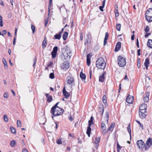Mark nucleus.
Returning <instances> with one entry per match:
<instances>
[{"mask_svg":"<svg viewBox=\"0 0 152 152\" xmlns=\"http://www.w3.org/2000/svg\"><path fill=\"white\" fill-rule=\"evenodd\" d=\"M87 38L86 39L87 43H88V42H91V36L90 33H88L87 35Z\"/></svg>","mask_w":152,"mask_h":152,"instance_id":"obj_26","label":"nucleus"},{"mask_svg":"<svg viewBox=\"0 0 152 152\" xmlns=\"http://www.w3.org/2000/svg\"><path fill=\"white\" fill-rule=\"evenodd\" d=\"M151 34V33H146V34L145 35V37L146 38V37H148Z\"/></svg>","mask_w":152,"mask_h":152,"instance_id":"obj_56","label":"nucleus"},{"mask_svg":"<svg viewBox=\"0 0 152 152\" xmlns=\"http://www.w3.org/2000/svg\"><path fill=\"white\" fill-rule=\"evenodd\" d=\"M118 64L121 67L124 66L126 64V58L123 57L121 56L118 57Z\"/></svg>","mask_w":152,"mask_h":152,"instance_id":"obj_5","label":"nucleus"},{"mask_svg":"<svg viewBox=\"0 0 152 152\" xmlns=\"http://www.w3.org/2000/svg\"><path fill=\"white\" fill-rule=\"evenodd\" d=\"M96 66L98 69H104L106 65V63L102 57L99 58L96 61Z\"/></svg>","mask_w":152,"mask_h":152,"instance_id":"obj_2","label":"nucleus"},{"mask_svg":"<svg viewBox=\"0 0 152 152\" xmlns=\"http://www.w3.org/2000/svg\"><path fill=\"white\" fill-rule=\"evenodd\" d=\"M4 97L5 98L7 99L8 97V93L7 92L5 93L3 95Z\"/></svg>","mask_w":152,"mask_h":152,"instance_id":"obj_51","label":"nucleus"},{"mask_svg":"<svg viewBox=\"0 0 152 152\" xmlns=\"http://www.w3.org/2000/svg\"><path fill=\"white\" fill-rule=\"evenodd\" d=\"M58 50V47L57 46H55L53 48V49L51 53L53 58H55L56 57Z\"/></svg>","mask_w":152,"mask_h":152,"instance_id":"obj_10","label":"nucleus"},{"mask_svg":"<svg viewBox=\"0 0 152 152\" xmlns=\"http://www.w3.org/2000/svg\"><path fill=\"white\" fill-rule=\"evenodd\" d=\"M145 31L146 33H147L149 31V28L148 26H147L145 29Z\"/></svg>","mask_w":152,"mask_h":152,"instance_id":"obj_49","label":"nucleus"},{"mask_svg":"<svg viewBox=\"0 0 152 152\" xmlns=\"http://www.w3.org/2000/svg\"><path fill=\"white\" fill-rule=\"evenodd\" d=\"M10 130L12 133L15 134L16 130L15 128L12 127H10Z\"/></svg>","mask_w":152,"mask_h":152,"instance_id":"obj_41","label":"nucleus"},{"mask_svg":"<svg viewBox=\"0 0 152 152\" xmlns=\"http://www.w3.org/2000/svg\"><path fill=\"white\" fill-rule=\"evenodd\" d=\"M136 44H137V47L138 48H139V42H138V39H137Z\"/></svg>","mask_w":152,"mask_h":152,"instance_id":"obj_60","label":"nucleus"},{"mask_svg":"<svg viewBox=\"0 0 152 152\" xmlns=\"http://www.w3.org/2000/svg\"><path fill=\"white\" fill-rule=\"evenodd\" d=\"M7 32L5 30H4L2 31V33L3 34H6Z\"/></svg>","mask_w":152,"mask_h":152,"instance_id":"obj_63","label":"nucleus"},{"mask_svg":"<svg viewBox=\"0 0 152 152\" xmlns=\"http://www.w3.org/2000/svg\"><path fill=\"white\" fill-rule=\"evenodd\" d=\"M35 27L34 26L31 24V28L32 31V32L33 33H34L35 32Z\"/></svg>","mask_w":152,"mask_h":152,"instance_id":"obj_46","label":"nucleus"},{"mask_svg":"<svg viewBox=\"0 0 152 152\" xmlns=\"http://www.w3.org/2000/svg\"><path fill=\"white\" fill-rule=\"evenodd\" d=\"M105 0H104V1H102V7H104L105 5Z\"/></svg>","mask_w":152,"mask_h":152,"instance_id":"obj_57","label":"nucleus"},{"mask_svg":"<svg viewBox=\"0 0 152 152\" xmlns=\"http://www.w3.org/2000/svg\"><path fill=\"white\" fill-rule=\"evenodd\" d=\"M91 131V129L90 127V126H88L87 128V129L86 131V134H87L88 137H90V133Z\"/></svg>","mask_w":152,"mask_h":152,"instance_id":"obj_29","label":"nucleus"},{"mask_svg":"<svg viewBox=\"0 0 152 152\" xmlns=\"http://www.w3.org/2000/svg\"><path fill=\"white\" fill-rule=\"evenodd\" d=\"M2 61L3 63V64L4 66V68L5 69H7L8 67L7 65V61L5 59L3 58L2 59Z\"/></svg>","mask_w":152,"mask_h":152,"instance_id":"obj_28","label":"nucleus"},{"mask_svg":"<svg viewBox=\"0 0 152 152\" xmlns=\"http://www.w3.org/2000/svg\"><path fill=\"white\" fill-rule=\"evenodd\" d=\"M63 94L66 98L68 99L69 96V94L67 92L64 93Z\"/></svg>","mask_w":152,"mask_h":152,"instance_id":"obj_38","label":"nucleus"},{"mask_svg":"<svg viewBox=\"0 0 152 152\" xmlns=\"http://www.w3.org/2000/svg\"><path fill=\"white\" fill-rule=\"evenodd\" d=\"M100 137H96L95 138V140L94 141L95 147L96 149H97L99 145V143L100 142Z\"/></svg>","mask_w":152,"mask_h":152,"instance_id":"obj_14","label":"nucleus"},{"mask_svg":"<svg viewBox=\"0 0 152 152\" xmlns=\"http://www.w3.org/2000/svg\"><path fill=\"white\" fill-rule=\"evenodd\" d=\"M48 20H45V26H46V25H47V24H48Z\"/></svg>","mask_w":152,"mask_h":152,"instance_id":"obj_59","label":"nucleus"},{"mask_svg":"<svg viewBox=\"0 0 152 152\" xmlns=\"http://www.w3.org/2000/svg\"><path fill=\"white\" fill-rule=\"evenodd\" d=\"M57 143L58 144H62L61 140L59 139L57 141Z\"/></svg>","mask_w":152,"mask_h":152,"instance_id":"obj_52","label":"nucleus"},{"mask_svg":"<svg viewBox=\"0 0 152 152\" xmlns=\"http://www.w3.org/2000/svg\"><path fill=\"white\" fill-rule=\"evenodd\" d=\"M143 99L145 102H147L149 100V97H148L145 96Z\"/></svg>","mask_w":152,"mask_h":152,"instance_id":"obj_45","label":"nucleus"},{"mask_svg":"<svg viewBox=\"0 0 152 152\" xmlns=\"http://www.w3.org/2000/svg\"><path fill=\"white\" fill-rule=\"evenodd\" d=\"M3 26L2 17L0 15V26L2 27Z\"/></svg>","mask_w":152,"mask_h":152,"instance_id":"obj_42","label":"nucleus"},{"mask_svg":"<svg viewBox=\"0 0 152 152\" xmlns=\"http://www.w3.org/2000/svg\"><path fill=\"white\" fill-rule=\"evenodd\" d=\"M145 150L147 151L149 148L152 145V138L149 137L146 142Z\"/></svg>","mask_w":152,"mask_h":152,"instance_id":"obj_8","label":"nucleus"},{"mask_svg":"<svg viewBox=\"0 0 152 152\" xmlns=\"http://www.w3.org/2000/svg\"><path fill=\"white\" fill-rule=\"evenodd\" d=\"M65 53L64 55L65 57V59L66 60H69L70 59L71 56V52L69 48L67 46H66L65 47Z\"/></svg>","mask_w":152,"mask_h":152,"instance_id":"obj_4","label":"nucleus"},{"mask_svg":"<svg viewBox=\"0 0 152 152\" xmlns=\"http://www.w3.org/2000/svg\"><path fill=\"white\" fill-rule=\"evenodd\" d=\"M98 108L99 109V112L101 115H103L104 110V107L103 105L102 104H100L99 105Z\"/></svg>","mask_w":152,"mask_h":152,"instance_id":"obj_13","label":"nucleus"},{"mask_svg":"<svg viewBox=\"0 0 152 152\" xmlns=\"http://www.w3.org/2000/svg\"><path fill=\"white\" fill-rule=\"evenodd\" d=\"M16 142L15 140H12L10 142V145L12 147H14L15 146Z\"/></svg>","mask_w":152,"mask_h":152,"instance_id":"obj_36","label":"nucleus"},{"mask_svg":"<svg viewBox=\"0 0 152 152\" xmlns=\"http://www.w3.org/2000/svg\"><path fill=\"white\" fill-rule=\"evenodd\" d=\"M23 152H28V151L26 149L24 148L23 150Z\"/></svg>","mask_w":152,"mask_h":152,"instance_id":"obj_64","label":"nucleus"},{"mask_svg":"<svg viewBox=\"0 0 152 152\" xmlns=\"http://www.w3.org/2000/svg\"><path fill=\"white\" fill-rule=\"evenodd\" d=\"M68 33L66 31H65L64 32V34L63 35V38L64 40H65L68 36Z\"/></svg>","mask_w":152,"mask_h":152,"instance_id":"obj_30","label":"nucleus"},{"mask_svg":"<svg viewBox=\"0 0 152 152\" xmlns=\"http://www.w3.org/2000/svg\"><path fill=\"white\" fill-rule=\"evenodd\" d=\"M3 119L4 121L7 122L8 121V117L7 115H4L3 116Z\"/></svg>","mask_w":152,"mask_h":152,"instance_id":"obj_39","label":"nucleus"},{"mask_svg":"<svg viewBox=\"0 0 152 152\" xmlns=\"http://www.w3.org/2000/svg\"><path fill=\"white\" fill-rule=\"evenodd\" d=\"M136 122H137L138 124L140 125V127H141L142 128V129H143V125L141 124L140 121H138L137 120H136Z\"/></svg>","mask_w":152,"mask_h":152,"instance_id":"obj_50","label":"nucleus"},{"mask_svg":"<svg viewBox=\"0 0 152 152\" xmlns=\"http://www.w3.org/2000/svg\"><path fill=\"white\" fill-rule=\"evenodd\" d=\"M118 5H116V7L115 8V10L114 11L115 13V17H118L119 16V12L118 10Z\"/></svg>","mask_w":152,"mask_h":152,"instance_id":"obj_31","label":"nucleus"},{"mask_svg":"<svg viewBox=\"0 0 152 152\" xmlns=\"http://www.w3.org/2000/svg\"><path fill=\"white\" fill-rule=\"evenodd\" d=\"M34 64L33 65V66H34L35 65V64H36V62H37V58L36 57H35L34 59Z\"/></svg>","mask_w":152,"mask_h":152,"instance_id":"obj_54","label":"nucleus"},{"mask_svg":"<svg viewBox=\"0 0 152 152\" xmlns=\"http://www.w3.org/2000/svg\"><path fill=\"white\" fill-rule=\"evenodd\" d=\"M64 110L59 107L55 108L53 107L51 109L50 113L54 116H59L64 112Z\"/></svg>","mask_w":152,"mask_h":152,"instance_id":"obj_1","label":"nucleus"},{"mask_svg":"<svg viewBox=\"0 0 152 152\" xmlns=\"http://www.w3.org/2000/svg\"><path fill=\"white\" fill-rule=\"evenodd\" d=\"M149 64V59L148 58L145 59V62L144 63V65L145 66L146 69H148V68Z\"/></svg>","mask_w":152,"mask_h":152,"instance_id":"obj_19","label":"nucleus"},{"mask_svg":"<svg viewBox=\"0 0 152 152\" xmlns=\"http://www.w3.org/2000/svg\"><path fill=\"white\" fill-rule=\"evenodd\" d=\"M109 34L108 32H106L105 34V38L104 39V45H105L107 43V40Z\"/></svg>","mask_w":152,"mask_h":152,"instance_id":"obj_21","label":"nucleus"},{"mask_svg":"<svg viewBox=\"0 0 152 152\" xmlns=\"http://www.w3.org/2000/svg\"><path fill=\"white\" fill-rule=\"evenodd\" d=\"M137 145L139 149L143 150L144 148L145 150V144L142 140H137Z\"/></svg>","mask_w":152,"mask_h":152,"instance_id":"obj_6","label":"nucleus"},{"mask_svg":"<svg viewBox=\"0 0 152 152\" xmlns=\"http://www.w3.org/2000/svg\"><path fill=\"white\" fill-rule=\"evenodd\" d=\"M133 100V97L129 94L128 95L126 100V101L129 104H132Z\"/></svg>","mask_w":152,"mask_h":152,"instance_id":"obj_12","label":"nucleus"},{"mask_svg":"<svg viewBox=\"0 0 152 152\" xmlns=\"http://www.w3.org/2000/svg\"><path fill=\"white\" fill-rule=\"evenodd\" d=\"M105 73V72H104L102 75L99 76V80L101 82H103L105 78L104 75Z\"/></svg>","mask_w":152,"mask_h":152,"instance_id":"obj_18","label":"nucleus"},{"mask_svg":"<svg viewBox=\"0 0 152 152\" xmlns=\"http://www.w3.org/2000/svg\"><path fill=\"white\" fill-rule=\"evenodd\" d=\"M92 55L91 53L88 54L87 56V63L88 66H89L91 64V58Z\"/></svg>","mask_w":152,"mask_h":152,"instance_id":"obj_15","label":"nucleus"},{"mask_svg":"<svg viewBox=\"0 0 152 152\" xmlns=\"http://www.w3.org/2000/svg\"><path fill=\"white\" fill-rule=\"evenodd\" d=\"M80 77L82 79L85 80L86 79V75L82 72H80Z\"/></svg>","mask_w":152,"mask_h":152,"instance_id":"obj_33","label":"nucleus"},{"mask_svg":"<svg viewBox=\"0 0 152 152\" xmlns=\"http://www.w3.org/2000/svg\"><path fill=\"white\" fill-rule=\"evenodd\" d=\"M115 126V123H112L111 124L110 126L107 131H112L114 127Z\"/></svg>","mask_w":152,"mask_h":152,"instance_id":"obj_27","label":"nucleus"},{"mask_svg":"<svg viewBox=\"0 0 152 152\" xmlns=\"http://www.w3.org/2000/svg\"><path fill=\"white\" fill-rule=\"evenodd\" d=\"M145 95L146 96V97H149V93L148 92H146Z\"/></svg>","mask_w":152,"mask_h":152,"instance_id":"obj_61","label":"nucleus"},{"mask_svg":"<svg viewBox=\"0 0 152 152\" xmlns=\"http://www.w3.org/2000/svg\"><path fill=\"white\" fill-rule=\"evenodd\" d=\"M147 45L149 48H152V40L148 39Z\"/></svg>","mask_w":152,"mask_h":152,"instance_id":"obj_23","label":"nucleus"},{"mask_svg":"<svg viewBox=\"0 0 152 152\" xmlns=\"http://www.w3.org/2000/svg\"><path fill=\"white\" fill-rule=\"evenodd\" d=\"M69 119L71 121H72L73 120V119L71 116H70L69 117Z\"/></svg>","mask_w":152,"mask_h":152,"instance_id":"obj_62","label":"nucleus"},{"mask_svg":"<svg viewBox=\"0 0 152 152\" xmlns=\"http://www.w3.org/2000/svg\"><path fill=\"white\" fill-rule=\"evenodd\" d=\"M46 97L47 99V101L48 102H50L52 99V96L50 95L49 94H46Z\"/></svg>","mask_w":152,"mask_h":152,"instance_id":"obj_22","label":"nucleus"},{"mask_svg":"<svg viewBox=\"0 0 152 152\" xmlns=\"http://www.w3.org/2000/svg\"><path fill=\"white\" fill-rule=\"evenodd\" d=\"M105 116H106V119L107 120V122H108V121L109 118V114L108 112H106L105 113Z\"/></svg>","mask_w":152,"mask_h":152,"instance_id":"obj_43","label":"nucleus"},{"mask_svg":"<svg viewBox=\"0 0 152 152\" xmlns=\"http://www.w3.org/2000/svg\"><path fill=\"white\" fill-rule=\"evenodd\" d=\"M121 146L120 145H119L118 143L117 146V148L118 152H120V150L121 149Z\"/></svg>","mask_w":152,"mask_h":152,"instance_id":"obj_44","label":"nucleus"},{"mask_svg":"<svg viewBox=\"0 0 152 152\" xmlns=\"http://www.w3.org/2000/svg\"><path fill=\"white\" fill-rule=\"evenodd\" d=\"M49 77L51 79H53L54 78V75L53 73H51L49 75Z\"/></svg>","mask_w":152,"mask_h":152,"instance_id":"obj_47","label":"nucleus"},{"mask_svg":"<svg viewBox=\"0 0 152 152\" xmlns=\"http://www.w3.org/2000/svg\"><path fill=\"white\" fill-rule=\"evenodd\" d=\"M70 66L69 62L67 61H65L61 64V67L63 69H68Z\"/></svg>","mask_w":152,"mask_h":152,"instance_id":"obj_9","label":"nucleus"},{"mask_svg":"<svg viewBox=\"0 0 152 152\" xmlns=\"http://www.w3.org/2000/svg\"><path fill=\"white\" fill-rule=\"evenodd\" d=\"M17 125L19 127H20L21 126V123L19 120H18L17 121Z\"/></svg>","mask_w":152,"mask_h":152,"instance_id":"obj_48","label":"nucleus"},{"mask_svg":"<svg viewBox=\"0 0 152 152\" xmlns=\"http://www.w3.org/2000/svg\"><path fill=\"white\" fill-rule=\"evenodd\" d=\"M53 5L52 4V0H50L49 2V4L48 6V16H49L50 14V7Z\"/></svg>","mask_w":152,"mask_h":152,"instance_id":"obj_20","label":"nucleus"},{"mask_svg":"<svg viewBox=\"0 0 152 152\" xmlns=\"http://www.w3.org/2000/svg\"><path fill=\"white\" fill-rule=\"evenodd\" d=\"M121 27V25L120 24H118L116 25V29L118 31H120Z\"/></svg>","mask_w":152,"mask_h":152,"instance_id":"obj_35","label":"nucleus"},{"mask_svg":"<svg viewBox=\"0 0 152 152\" xmlns=\"http://www.w3.org/2000/svg\"><path fill=\"white\" fill-rule=\"evenodd\" d=\"M102 101L104 104H105L107 102L106 96V95H104L102 97Z\"/></svg>","mask_w":152,"mask_h":152,"instance_id":"obj_37","label":"nucleus"},{"mask_svg":"<svg viewBox=\"0 0 152 152\" xmlns=\"http://www.w3.org/2000/svg\"><path fill=\"white\" fill-rule=\"evenodd\" d=\"M145 18L148 22L152 21V8H149L147 10L145 14Z\"/></svg>","mask_w":152,"mask_h":152,"instance_id":"obj_3","label":"nucleus"},{"mask_svg":"<svg viewBox=\"0 0 152 152\" xmlns=\"http://www.w3.org/2000/svg\"><path fill=\"white\" fill-rule=\"evenodd\" d=\"M53 64V63L52 62H50L48 65V67H50Z\"/></svg>","mask_w":152,"mask_h":152,"instance_id":"obj_55","label":"nucleus"},{"mask_svg":"<svg viewBox=\"0 0 152 152\" xmlns=\"http://www.w3.org/2000/svg\"><path fill=\"white\" fill-rule=\"evenodd\" d=\"M121 47V42H118L115 46V51L117 52L119 50Z\"/></svg>","mask_w":152,"mask_h":152,"instance_id":"obj_16","label":"nucleus"},{"mask_svg":"<svg viewBox=\"0 0 152 152\" xmlns=\"http://www.w3.org/2000/svg\"><path fill=\"white\" fill-rule=\"evenodd\" d=\"M66 80L67 83L72 86L75 84L74 78L71 75H69L67 77Z\"/></svg>","mask_w":152,"mask_h":152,"instance_id":"obj_7","label":"nucleus"},{"mask_svg":"<svg viewBox=\"0 0 152 152\" xmlns=\"http://www.w3.org/2000/svg\"><path fill=\"white\" fill-rule=\"evenodd\" d=\"M147 105L145 104H142L140 105L139 107V110H146Z\"/></svg>","mask_w":152,"mask_h":152,"instance_id":"obj_17","label":"nucleus"},{"mask_svg":"<svg viewBox=\"0 0 152 152\" xmlns=\"http://www.w3.org/2000/svg\"><path fill=\"white\" fill-rule=\"evenodd\" d=\"M127 130L128 131L130 135V136H131V130L130 128V125L129 124L127 127Z\"/></svg>","mask_w":152,"mask_h":152,"instance_id":"obj_40","label":"nucleus"},{"mask_svg":"<svg viewBox=\"0 0 152 152\" xmlns=\"http://www.w3.org/2000/svg\"><path fill=\"white\" fill-rule=\"evenodd\" d=\"M140 49H139L138 50H137V54H138V55L139 56L140 55Z\"/></svg>","mask_w":152,"mask_h":152,"instance_id":"obj_58","label":"nucleus"},{"mask_svg":"<svg viewBox=\"0 0 152 152\" xmlns=\"http://www.w3.org/2000/svg\"><path fill=\"white\" fill-rule=\"evenodd\" d=\"M47 39L45 37L42 43V47L43 48H45L47 45Z\"/></svg>","mask_w":152,"mask_h":152,"instance_id":"obj_25","label":"nucleus"},{"mask_svg":"<svg viewBox=\"0 0 152 152\" xmlns=\"http://www.w3.org/2000/svg\"><path fill=\"white\" fill-rule=\"evenodd\" d=\"M146 110H139V115L141 118H143L145 117L146 115Z\"/></svg>","mask_w":152,"mask_h":152,"instance_id":"obj_11","label":"nucleus"},{"mask_svg":"<svg viewBox=\"0 0 152 152\" xmlns=\"http://www.w3.org/2000/svg\"><path fill=\"white\" fill-rule=\"evenodd\" d=\"M83 39V35L82 33H81L80 35V39L81 40H82Z\"/></svg>","mask_w":152,"mask_h":152,"instance_id":"obj_53","label":"nucleus"},{"mask_svg":"<svg viewBox=\"0 0 152 152\" xmlns=\"http://www.w3.org/2000/svg\"><path fill=\"white\" fill-rule=\"evenodd\" d=\"M101 128L103 131H105L106 129V125L104 122H102L101 123Z\"/></svg>","mask_w":152,"mask_h":152,"instance_id":"obj_32","label":"nucleus"},{"mask_svg":"<svg viewBox=\"0 0 152 152\" xmlns=\"http://www.w3.org/2000/svg\"><path fill=\"white\" fill-rule=\"evenodd\" d=\"M62 31L60 32L59 34H56L54 36L55 39H60L61 37Z\"/></svg>","mask_w":152,"mask_h":152,"instance_id":"obj_24","label":"nucleus"},{"mask_svg":"<svg viewBox=\"0 0 152 152\" xmlns=\"http://www.w3.org/2000/svg\"><path fill=\"white\" fill-rule=\"evenodd\" d=\"M93 119H94L93 117V116H91V117L90 120L89 121H88V123H89L88 125H89V126H91L92 124H93Z\"/></svg>","mask_w":152,"mask_h":152,"instance_id":"obj_34","label":"nucleus"}]
</instances>
